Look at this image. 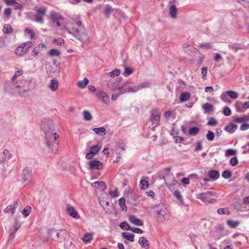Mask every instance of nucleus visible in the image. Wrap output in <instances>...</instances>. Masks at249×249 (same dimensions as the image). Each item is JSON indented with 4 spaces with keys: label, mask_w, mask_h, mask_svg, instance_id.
<instances>
[{
    "label": "nucleus",
    "mask_w": 249,
    "mask_h": 249,
    "mask_svg": "<svg viewBox=\"0 0 249 249\" xmlns=\"http://www.w3.org/2000/svg\"><path fill=\"white\" fill-rule=\"evenodd\" d=\"M47 124H42V129L45 133V142L47 146L51 149L55 144H57V140L59 138V135L56 133L53 132V130L50 127H46Z\"/></svg>",
    "instance_id": "f257e3e1"
},
{
    "label": "nucleus",
    "mask_w": 249,
    "mask_h": 249,
    "mask_svg": "<svg viewBox=\"0 0 249 249\" xmlns=\"http://www.w3.org/2000/svg\"><path fill=\"white\" fill-rule=\"evenodd\" d=\"M64 29L69 34L72 35L80 41L84 42L87 40L89 38L88 35L86 32L80 33L78 29L74 28H68L67 26H64Z\"/></svg>",
    "instance_id": "f03ea898"
},
{
    "label": "nucleus",
    "mask_w": 249,
    "mask_h": 249,
    "mask_svg": "<svg viewBox=\"0 0 249 249\" xmlns=\"http://www.w3.org/2000/svg\"><path fill=\"white\" fill-rule=\"evenodd\" d=\"M50 237L54 241L62 242L67 236V231L65 230H51L49 232Z\"/></svg>",
    "instance_id": "7ed1b4c3"
},
{
    "label": "nucleus",
    "mask_w": 249,
    "mask_h": 249,
    "mask_svg": "<svg viewBox=\"0 0 249 249\" xmlns=\"http://www.w3.org/2000/svg\"><path fill=\"white\" fill-rule=\"evenodd\" d=\"M166 209L163 205H159L156 207L154 210L153 213L158 220L160 222H163L166 220L165 215Z\"/></svg>",
    "instance_id": "20e7f679"
},
{
    "label": "nucleus",
    "mask_w": 249,
    "mask_h": 249,
    "mask_svg": "<svg viewBox=\"0 0 249 249\" xmlns=\"http://www.w3.org/2000/svg\"><path fill=\"white\" fill-rule=\"evenodd\" d=\"M33 42L31 41H29L21 44L16 49V54L18 56L23 55L27 52L28 49L33 46Z\"/></svg>",
    "instance_id": "39448f33"
},
{
    "label": "nucleus",
    "mask_w": 249,
    "mask_h": 249,
    "mask_svg": "<svg viewBox=\"0 0 249 249\" xmlns=\"http://www.w3.org/2000/svg\"><path fill=\"white\" fill-rule=\"evenodd\" d=\"M118 90H120L122 94L127 93V92H135L140 90V88L137 86H130L129 85V82H126L124 83L121 86L118 87Z\"/></svg>",
    "instance_id": "423d86ee"
},
{
    "label": "nucleus",
    "mask_w": 249,
    "mask_h": 249,
    "mask_svg": "<svg viewBox=\"0 0 249 249\" xmlns=\"http://www.w3.org/2000/svg\"><path fill=\"white\" fill-rule=\"evenodd\" d=\"M160 115L156 108H153L150 111V120L153 124H155L157 126L160 122Z\"/></svg>",
    "instance_id": "0eeeda50"
},
{
    "label": "nucleus",
    "mask_w": 249,
    "mask_h": 249,
    "mask_svg": "<svg viewBox=\"0 0 249 249\" xmlns=\"http://www.w3.org/2000/svg\"><path fill=\"white\" fill-rule=\"evenodd\" d=\"M46 12V8L45 7H41L37 9L36 13L35 15L36 21L37 22L43 23V17Z\"/></svg>",
    "instance_id": "6e6552de"
},
{
    "label": "nucleus",
    "mask_w": 249,
    "mask_h": 249,
    "mask_svg": "<svg viewBox=\"0 0 249 249\" xmlns=\"http://www.w3.org/2000/svg\"><path fill=\"white\" fill-rule=\"evenodd\" d=\"M89 169L90 170L93 169H101L103 167V164L99 160H94L89 162Z\"/></svg>",
    "instance_id": "1a4fd4ad"
},
{
    "label": "nucleus",
    "mask_w": 249,
    "mask_h": 249,
    "mask_svg": "<svg viewBox=\"0 0 249 249\" xmlns=\"http://www.w3.org/2000/svg\"><path fill=\"white\" fill-rule=\"evenodd\" d=\"M213 193L211 191H208L206 193H202L197 195L196 198L204 202H208L210 196H213Z\"/></svg>",
    "instance_id": "9d476101"
},
{
    "label": "nucleus",
    "mask_w": 249,
    "mask_h": 249,
    "mask_svg": "<svg viewBox=\"0 0 249 249\" xmlns=\"http://www.w3.org/2000/svg\"><path fill=\"white\" fill-rule=\"evenodd\" d=\"M18 206V202L17 201H14L13 204H10L7 206L4 210L3 211L5 213H11L12 214H14L16 212V209Z\"/></svg>",
    "instance_id": "9b49d317"
},
{
    "label": "nucleus",
    "mask_w": 249,
    "mask_h": 249,
    "mask_svg": "<svg viewBox=\"0 0 249 249\" xmlns=\"http://www.w3.org/2000/svg\"><path fill=\"white\" fill-rule=\"evenodd\" d=\"M22 181L25 182L30 179L32 177V171L28 167H25L22 171Z\"/></svg>",
    "instance_id": "f8f14e48"
},
{
    "label": "nucleus",
    "mask_w": 249,
    "mask_h": 249,
    "mask_svg": "<svg viewBox=\"0 0 249 249\" xmlns=\"http://www.w3.org/2000/svg\"><path fill=\"white\" fill-rule=\"evenodd\" d=\"M67 212L69 215L73 218L75 219L79 218V215L73 207L70 205L68 206L67 207Z\"/></svg>",
    "instance_id": "ddd939ff"
},
{
    "label": "nucleus",
    "mask_w": 249,
    "mask_h": 249,
    "mask_svg": "<svg viewBox=\"0 0 249 249\" xmlns=\"http://www.w3.org/2000/svg\"><path fill=\"white\" fill-rule=\"evenodd\" d=\"M129 221L132 223L133 224L136 226H143V221L137 218L134 215H131L129 216L128 218Z\"/></svg>",
    "instance_id": "4468645a"
},
{
    "label": "nucleus",
    "mask_w": 249,
    "mask_h": 249,
    "mask_svg": "<svg viewBox=\"0 0 249 249\" xmlns=\"http://www.w3.org/2000/svg\"><path fill=\"white\" fill-rule=\"evenodd\" d=\"M237 128V125L233 123H230L225 127V130L230 133H234Z\"/></svg>",
    "instance_id": "2eb2a0df"
},
{
    "label": "nucleus",
    "mask_w": 249,
    "mask_h": 249,
    "mask_svg": "<svg viewBox=\"0 0 249 249\" xmlns=\"http://www.w3.org/2000/svg\"><path fill=\"white\" fill-rule=\"evenodd\" d=\"M138 242L141 245L142 248H144L146 249H148L150 247L149 244L146 237H140L139 238Z\"/></svg>",
    "instance_id": "dca6fc26"
},
{
    "label": "nucleus",
    "mask_w": 249,
    "mask_h": 249,
    "mask_svg": "<svg viewBox=\"0 0 249 249\" xmlns=\"http://www.w3.org/2000/svg\"><path fill=\"white\" fill-rule=\"evenodd\" d=\"M50 89L52 91H55L58 89V83L56 79L53 78L51 80V82L49 85Z\"/></svg>",
    "instance_id": "f3484780"
},
{
    "label": "nucleus",
    "mask_w": 249,
    "mask_h": 249,
    "mask_svg": "<svg viewBox=\"0 0 249 249\" xmlns=\"http://www.w3.org/2000/svg\"><path fill=\"white\" fill-rule=\"evenodd\" d=\"M208 175L213 180H216L219 178L220 175L218 171L215 170H211L209 171Z\"/></svg>",
    "instance_id": "a211bd4d"
},
{
    "label": "nucleus",
    "mask_w": 249,
    "mask_h": 249,
    "mask_svg": "<svg viewBox=\"0 0 249 249\" xmlns=\"http://www.w3.org/2000/svg\"><path fill=\"white\" fill-rule=\"evenodd\" d=\"M45 46L42 44H38L36 47L32 52V55L33 56H36L37 55L38 53L42 51Z\"/></svg>",
    "instance_id": "6ab92c4d"
},
{
    "label": "nucleus",
    "mask_w": 249,
    "mask_h": 249,
    "mask_svg": "<svg viewBox=\"0 0 249 249\" xmlns=\"http://www.w3.org/2000/svg\"><path fill=\"white\" fill-rule=\"evenodd\" d=\"M241 45L238 43H233L229 44L228 47L234 52H236L239 50H243V48L241 46Z\"/></svg>",
    "instance_id": "aec40b11"
},
{
    "label": "nucleus",
    "mask_w": 249,
    "mask_h": 249,
    "mask_svg": "<svg viewBox=\"0 0 249 249\" xmlns=\"http://www.w3.org/2000/svg\"><path fill=\"white\" fill-rule=\"evenodd\" d=\"M113 11L114 9L109 4H107L106 5L104 14L105 15L107 18H108L110 17V14Z\"/></svg>",
    "instance_id": "412c9836"
},
{
    "label": "nucleus",
    "mask_w": 249,
    "mask_h": 249,
    "mask_svg": "<svg viewBox=\"0 0 249 249\" xmlns=\"http://www.w3.org/2000/svg\"><path fill=\"white\" fill-rule=\"evenodd\" d=\"M177 8L175 5H172L169 7V15L173 18L177 17Z\"/></svg>",
    "instance_id": "4be33fe9"
},
{
    "label": "nucleus",
    "mask_w": 249,
    "mask_h": 249,
    "mask_svg": "<svg viewBox=\"0 0 249 249\" xmlns=\"http://www.w3.org/2000/svg\"><path fill=\"white\" fill-rule=\"evenodd\" d=\"M190 96L191 94L189 92H183L180 95L179 100L180 102H184L189 100L190 98Z\"/></svg>",
    "instance_id": "5701e85b"
},
{
    "label": "nucleus",
    "mask_w": 249,
    "mask_h": 249,
    "mask_svg": "<svg viewBox=\"0 0 249 249\" xmlns=\"http://www.w3.org/2000/svg\"><path fill=\"white\" fill-rule=\"evenodd\" d=\"M234 121L238 123L249 121V113L247 115H243L241 117H237L234 120Z\"/></svg>",
    "instance_id": "b1692460"
},
{
    "label": "nucleus",
    "mask_w": 249,
    "mask_h": 249,
    "mask_svg": "<svg viewBox=\"0 0 249 249\" xmlns=\"http://www.w3.org/2000/svg\"><path fill=\"white\" fill-rule=\"evenodd\" d=\"M185 52L189 54H191L193 52L196 53L201 54L200 52L197 49L191 45H188L186 47Z\"/></svg>",
    "instance_id": "393cba45"
},
{
    "label": "nucleus",
    "mask_w": 249,
    "mask_h": 249,
    "mask_svg": "<svg viewBox=\"0 0 249 249\" xmlns=\"http://www.w3.org/2000/svg\"><path fill=\"white\" fill-rule=\"evenodd\" d=\"M202 108L205 112H210L213 111L214 109L213 106L208 103L203 104Z\"/></svg>",
    "instance_id": "a878e982"
},
{
    "label": "nucleus",
    "mask_w": 249,
    "mask_h": 249,
    "mask_svg": "<svg viewBox=\"0 0 249 249\" xmlns=\"http://www.w3.org/2000/svg\"><path fill=\"white\" fill-rule=\"evenodd\" d=\"M122 234L124 238L127 239L130 242H133L134 241V234L127 232H124L122 233Z\"/></svg>",
    "instance_id": "bb28decb"
},
{
    "label": "nucleus",
    "mask_w": 249,
    "mask_h": 249,
    "mask_svg": "<svg viewBox=\"0 0 249 249\" xmlns=\"http://www.w3.org/2000/svg\"><path fill=\"white\" fill-rule=\"evenodd\" d=\"M95 186L100 188L102 191H105L107 189V186L104 181H96L94 182Z\"/></svg>",
    "instance_id": "cd10ccee"
},
{
    "label": "nucleus",
    "mask_w": 249,
    "mask_h": 249,
    "mask_svg": "<svg viewBox=\"0 0 249 249\" xmlns=\"http://www.w3.org/2000/svg\"><path fill=\"white\" fill-rule=\"evenodd\" d=\"M93 238V234L91 233H86L84 234L82 240L84 243H88L90 242Z\"/></svg>",
    "instance_id": "c85d7f7f"
},
{
    "label": "nucleus",
    "mask_w": 249,
    "mask_h": 249,
    "mask_svg": "<svg viewBox=\"0 0 249 249\" xmlns=\"http://www.w3.org/2000/svg\"><path fill=\"white\" fill-rule=\"evenodd\" d=\"M89 82V81L88 78H84L83 80L78 81L77 83V85L79 88L83 89L86 87Z\"/></svg>",
    "instance_id": "c756f323"
},
{
    "label": "nucleus",
    "mask_w": 249,
    "mask_h": 249,
    "mask_svg": "<svg viewBox=\"0 0 249 249\" xmlns=\"http://www.w3.org/2000/svg\"><path fill=\"white\" fill-rule=\"evenodd\" d=\"M173 194L174 196L178 199V201H180V203L182 205H184V202L183 201L182 196L181 195L180 192L178 190H175L173 192Z\"/></svg>",
    "instance_id": "7c9ffc66"
},
{
    "label": "nucleus",
    "mask_w": 249,
    "mask_h": 249,
    "mask_svg": "<svg viewBox=\"0 0 249 249\" xmlns=\"http://www.w3.org/2000/svg\"><path fill=\"white\" fill-rule=\"evenodd\" d=\"M21 225V224L19 220V218L17 216H16L14 219V229L13 230V231H14V232H16L18 231L19 228L20 227Z\"/></svg>",
    "instance_id": "2f4dec72"
},
{
    "label": "nucleus",
    "mask_w": 249,
    "mask_h": 249,
    "mask_svg": "<svg viewBox=\"0 0 249 249\" xmlns=\"http://www.w3.org/2000/svg\"><path fill=\"white\" fill-rule=\"evenodd\" d=\"M3 32L5 34H8L12 33L13 32V29L11 26L9 24H6L4 25L3 28Z\"/></svg>",
    "instance_id": "473e14b6"
},
{
    "label": "nucleus",
    "mask_w": 249,
    "mask_h": 249,
    "mask_svg": "<svg viewBox=\"0 0 249 249\" xmlns=\"http://www.w3.org/2000/svg\"><path fill=\"white\" fill-rule=\"evenodd\" d=\"M93 131L97 134L105 135L106 134V129L104 127L93 128Z\"/></svg>",
    "instance_id": "72a5a7b5"
},
{
    "label": "nucleus",
    "mask_w": 249,
    "mask_h": 249,
    "mask_svg": "<svg viewBox=\"0 0 249 249\" xmlns=\"http://www.w3.org/2000/svg\"><path fill=\"white\" fill-rule=\"evenodd\" d=\"M51 19L53 22H55L59 20H61L63 18L62 16L60 15L58 13H53L51 15Z\"/></svg>",
    "instance_id": "f704fd0d"
},
{
    "label": "nucleus",
    "mask_w": 249,
    "mask_h": 249,
    "mask_svg": "<svg viewBox=\"0 0 249 249\" xmlns=\"http://www.w3.org/2000/svg\"><path fill=\"white\" fill-rule=\"evenodd\" d=\"M227 222L228 225L231 228H234L239 225V222L238 220L233 221L229 219L227 220Z\"/></svg>",
    "instance_id": "c9c22d12"
},
{
    "label": "nucleus",
    "mask_w": 249,
    "mask_h": 249,
    "mask_svg": "<svg viewBox=\"0 0 249 249\" xmlns=\"http://www.w3.org/2000/svg\"><path fill=\"white\" fill-rule=\"evenodd\" d=\"M199 130V128L197 126L191 127L189 130V134L190 135H196L198 133Z\"/></svg>",
    "instance_id": "e433bc0d"
},
{
    "label": "nucleus",
    "mask_w": 249,
    "mask_h": 249,
    "mask_svg": "<svg viewBox=\"0 0 249 249\" xmlns=\"http://www.w3.org/2000/svg\"><path fill=\"white\" fill-rule=\"evenodd\" d=\"M120 70L118 69L114 70L113 71L109 72L108 73V75L111 77L114 78L116 76H118L120 74Z\"/></svg>",
    "instance_id": "4c0bfd02"
},
{
    "label": "nucleus",
    "mask_w": 249,
    "mask_h": 249,
    "mask_svg": "<svg viewBox=\"0 0 249 249\" xmlns=\"http://www.w3.org/2000/svg\"><path fill=\"white\" fill-rule=\"evenodd\" d=\"M83 113L85 120L89 121L92 119V115L89 111L84 110Z\"/></svg>",
    "instance_id": "58836bf2"
},
{
    "label": "nucleus",
    "mask_w": 249,
    "mask_h": 249,
    "mask_svg": "<svg viewBox=\"0 0 249 249\" xmlns=\"http://www.w3.org/2000/svg\"><path fill=\"white\" fill-rule=\"evenodd\" d=\"M119 205L121 207L122 210H124L126 211L127 210L126 206L125 205V198L124 197H121L119 199Z\"/></svg>",
    "instance_id": "ea45409f"
},
{
    "label": "nucleus",
    "mask_w": 249,
    "mask_h": 249,
    "mask_svg": "<svg viewBox=\"0 0 249 249\" xmlns=\"http://www.w3.org/2000/svg\"><path fill=\"white\" fill-rule=\"evenodd\" d=\"M218 124L217 121L213 117H210L209 119L207 124L208 125L214 126H216Z\"/></svg>",
    "instance_id": "a19ab883"
},
{
    "label": "nucleus",
    "mask_w": 249,
    "mask_h": 249,
    "mask_svg": "<svg viewBox=\"0 0 249 249\" xmlns=\"http://www.w3.org/2000/svg\"><path fill=\"white\" fill-rule=\"evenodd\" d=\"M120 227L122 229L125 230H130L131 227L126 221L121 223Z\"/></svg>",
    "instance_id": "79ce46f5"
},
{
    "label": "nucleus",
    "mask_w": 249,
    "mask_h": 249,
    "mask_svg": "<svg viewBox=\"0 0 249 249\" xmlns=\"http://www.w3.org/2000/svg\"><path fill=\"white\" fill-rule=\"evenodd\" d=\"M140 185L142 189H145L148 187L149 182L145 179H142L141 181Z\"/></svg>",
    "instance_id": "37998d69"
},
{
    "label": "nucleus",
    "mask_w": 249,
    "mask_h": 249,
    "mask_svg": "<svg viewBox=\"0 0 249 249\" xmlns=\"http://www.w3.org/2000/svg\"><path fill=\"white\" fill-rule=\"evenodd\" d=\"M231 176V173L228 170L224 171L222 173V177L225 179H228L230 178Z\"/></svg>",
    "instance_id": "c03bdc74"
},
{
    "label": "nucleus",
    "mask_w": 249,
    "mask_h": 249,
    "mask_svg": "<svg viewBox=\"0 0 249 249\" xmlns=\"http://www.w3.org/2000/svg\"><path fill=\"white\" fill-rule=\"evenodd\" d=\"M227 94L232 99H236L238 97V94L235 91H227Z\"/></svg>",
    "instance_id": "a18cd8bd"
},
{
    "label": "nucleus",
    "mask_w": 249,
    "mask_h": 249,
    "mask_svg": "<svg viewBox=\"0 0 249 249\" xmlns=\"http://www.w3.org/2000/svg\"><path fill=\"white\" fill-rule=\"evenodd\" d=\"M60 53L58 50L55 49H51L49 53V55L50 56H59L60 55Z\"/></svg>",
    "instance_id": "49530a36"
},
{
    "label": "nucleus",
    "mask_w": 249,
    "mask_h": 249,
    "mask_svg": "<svg viewBox=\"0 0 249 249\" xmlns=\"http://www.w3.org/2000/svg\"><path fill=\"white\" fill-rule=\"evenodd\" d=\"M214 138V134L213 132L211 130H208L206 134V138L209 141H212Z\"/></svg>",
    "instance_id": "de8ad7c7"
},
{
    "label": "nucleus",
    "mask_w": 249,
    "mask_h": 249,
    "mask_svg": "<svg viewBox=\"0 0 249 249\" xmlns=\"http://www.w3.org/2000/svg\"><path fill=\"white\" fill-rule=\"evenodd\" d=\"M3 154L5 156L4 160H9L12 158L13 155L12 154L9 153V151L7 149H4L3 151Z\"/></svg>",
    "instance_id": "09e8293b"
},
{
    "label": "nucleus",
    "mask_w": 249,
    "mask_h": 249,
    "mask_svg": "<svg viewBox=\"0 0 249 249\" xmlns=\"http://www.w3.org/2000/svg\"><path fill=\"white\" fill-rule=\"evenodd\" d=\"M31 209V208L30 206H26L24 209V210L22 211V212H21L22 214H23L25 217L28 216L30 214L29 211H30Z\"/></svg>",
    "instance_id": "8fccbe9b"
},
{
    "label": "nucleus",
    "mask_w": 249,
    "mask_h": 249,
    "mask_svg": "<svg viewBox=\"0 0 249 249\" xmlns=\"http://www.w3.org/2000/svg\"><path fill=\"white\" fill-rule=\"evenodd\" d=\"M25 33L26 34L30 35L31 39L34 38L35 33L33 30L29 29L28 28H26L25 30Z\"/></svg>",
    "instance_id": "3c124183"
},
{
    "label": "nucleus",
    "mask_w": 249,
    "mask_h": 249,
    "mask_svg": "<svg viewBox=\"0 0 249 249\" xmlns=\"http://www.w3.org/2000/svg\"><path fill=\"white\" fill-rule=\"evenodd\" d=\"M202 149V144L201 141H197L196 143V146L195 152H198Z\"/></svg>",
    "instance_id": "603ef678"
},
{
    "label": "nucleus",
    "mask_w": 249,
    "mask_h": 249,
    "mask_svg": "<svg viewBox=\"0 0 249 249\" xmlns=\"http://www.w3.org/2000/svg\"><path fill=\"white\" fill-rule=\"evenodd\" d=\"M53 42H55L58 45H62L64 44L65 41L62 38H54Z\"/></svg>",
    "instance_id": "864d4df0"
},
{
    "label": "nucleus",
    "mask_w": 249,
    "mask_h": 249,
    "mask_svg": "<svg viewBox=\"0 0 249 249\" xmlns=\"http://www.w3.org/2000/svg\"><path fill=\"white\" fill-rule=\"evenodd\" d=\"M237 2L243 5L245 7H249V0H237Z\"/></svg>",
    "instance_id": "5fc2aeb1"
},
{
    "label": "nucleus",
    "mask_w": 249,
    "mask_h": 249,
    "mask_svg": "<svg viewBox=\"0 0 249 249\" xmlns=\"http://www.w3.org/2000/svg\"><path fill=\"white\" fill-rule=\"evenodd\" d=\"M230 162V164L232 166H236L238 164V161L237 157H234L231 159Z\"/></svg>",
    "instance_id": "6e6d98bb"
},
{
    "label": "nucleus",
    "mask_w": 249,
    "mask_h": 249,
    "mask_svg": "<svg viewBox=\"0 0 249 249\" xmlns=\"http://www.w3.org/2000/svg\"><path fill=\"white\" fill-rule=\"evenodd\" d=\"M133 71V70L131 68L125 67L124 69V75H129Z\"/></svg>",
    "instance_id": "4d7b16f0"
},
{
    "label": "nucleus",
    "mask_w": 249,
    "mask_h": 249,
    "mask_svg": "<svg viewBox=\"0 0 249 249\" xmlns=\"http://www.w3.org/2000/svg\"><path fill=\"white\" fill-rule=\"evenodd\" d=\"M199 48H204L206 49H209L212 48V46L210 43H203L199 44L198 46Z\"/></svg>",
    "instance_id": "13d9d810"
},
{
    "label": "nucleus",
    "mask_w": 249,
    "mask_h": 249,
    "mask_svg": "<svg viewBox=\"0 0 249 249\" xmlns=\"http://www.w3.org/2000/svg\"><path fill=\"white\" fill-rule=\"evenodd\" d=\"M130 231H132L133 232L141 234L143 232V231L138 228L135 227H131Z\"/></svg>",
    "instance_id": "bf43d9fd"
},
{
    "label": "nucleus",
    "mask_w": 249,
    "mask_h": 249,
    "mask_svg": "<svg viewBox=\"0 0 249 249\" xmlns=\"http://www.w3.org/2000/svg\"><path fill=\"white\" fill-rule=\"evenodd\" d=\"M201 74L202 75V77L203 79H205L207 73V67H202L201 70Z\"/></svg>",
    "instance_id": "052dcab7"
},
{
    "label": "nucleus",
    "mask_w": 249,
    "mask_h": 249,
    "mask_svg": "<svg viewBox=\"0 0 249 249\" xmlns=\"http://www.w3.org/2000/svg\"><path fill=\"white\" fill-rule=\"evenodd\" d=\"M223 113L224 115L228 116L231 114V109L229 107H225L224 108Z\"/></svg>",
    "instance_id": "680f3d73"
},
{
    "label": "nucleus",
    "mask_w": 249,
    "mask_h": 249,
    "mask_svg": "<svg viewBox=\"0 0 249 249\" xmlns=\"http://www.w3.org/2000/svg\"><path fill=\"white\" fill-rule=\"evenodd\" d=\"M13 4L14 8L15 10L22 9L23 7V6L21 4H20V3L16 2V1Z\"/></svg>",
    "instance_id": "e2e57ef3"
},
{
    "label": "nucleus",
    "mask_w": 249,
    "mask_h": 249,
    "mask_svg": "<svg viewBox=\"0 0 249 249\" xmlns=\"http://www.w3.org/2000/svg\"><path fill=\"white\" fill-rule=\"evenodd\" d=\"M236 154V151L233 149H229L226 151V155L227 156H232Z\"/></svg>",
    "instance_id": "0e129e2a"
},
{
    "label": "nucleus",
    "mask_w": 249,
    "mask_h": 249,
    "mask_svg": "<svg viewBox=\"0 0 249 249\" xmlns=\"http://www.w3.org/2000/svg\"><path fill=\"white\" fill-rule=\"evenodd\" d=\"M12 11L10 8H7L4 10V14L6 17H9L11 15Z\"/></svg>",
    "instance_id": "69168bd1"
},
{
    "label": "nucleus",
    "mask_w": 249,
    "mask_h": 249,
    "mask_svg": "<svg viewBox=\"0 0 249 249\" xmlns=\"http://www.w3.org/2000/svg\"><path fill=\"white\" fill-rule=\"evenodd\" d=\"M174 139L176 143L182 142L184 140V139L183 137L178 136L174 137Z\"/></svg>",
    "instance_id": "338daca9"
},
{
    "label": "nucleus",
    "mask_w": 249,
    "mask_h": 249,
    "mask_svg": "<svg viewBox=\"0 0 249 249\" xmlns=\"http://www.w3.org/2000/svg\"><path fill=\"white\" fill-rule=\"evenodd\" d=\"M122 94V92H121V91L120 90H119V91L116 93L112 94L111 97V100L112 101H115L117 99V97Z\"/></svg>",
    "instance_id": "774afa93"
}]
</instances>
